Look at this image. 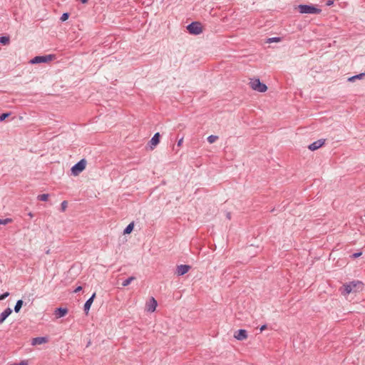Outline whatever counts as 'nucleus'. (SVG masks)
Returning a JSON list of instances; mask_svg holds the SVG:
<instances>
[{
	"mask_svg": "<svg viewBox=\"0 0 365 365\" xmlns=\"http://www.w3.org/2000/svg\"><path fill=\"white\" fill-rule=\"evenodd\" d=\"M364 284L361 281L353 280L344 283L339 289L344 297H346L350 294H357L364 289Z\"/></svg>",
	"mask_w": 365,
	"mask_h": 365,
	"instance_id": "1",
	"label": "nucleus"
},
{
	"mask_svg": "<svg viewBox=\"0 0 365 365\" xmlns=\"http://www.w3.org/2000/svg\"><path fill=\"white\" fill-rule=\"evenodd\" d=\"M298 11L301 14H320L322 10L313 5H299L297 7Z\"/></svg>",
	"mask_w": 365,
	"mask_h": 365,
	"instance_id": "2",
	"label": "nucleus"
},
{
	"mask_svg": "<svg viewBox=\"0 0 365 365\" xmlns=\"http://www.w3.org/2000/svg\"><path fill=\"white\" fill-rule=\"evenodd\" d=\"M249 84L252 90L260 93H264L267 90V86L261 83L259 78H251Z\"/></svg>",
	"mask_w": 365,
	"mask_h": 365,
	"instance_id": "3",
	"label": "nucleus"
},
{
	"mask_svg": "<svg viewBox=\"0 0 365 365\" xmlns=\"http://www.w3.org/2000/svg\"><path fill=\"white\" fill-rule=\"evenodd\" d=\"M87 161L85 159L81 160L78 163L71 168V173L74 176L78 175L86 167Z\"/></svg>",
	"mask_w": 365,
	"mask_h": 365,
	"instance_id": "4",
	"label": "nucleus"
},
{
	"mask_svg": "<svg viewBox=\"0 0 365 365\" xmlns=\"http://www.w3.org/2000/svg\"><path fill=\"white\" fill-rule=\"evenodd\" d=\"M188 31L192 34H200L202 32L201 24L199 22H193L187 26Z\"/></svg>",
	"mask_w": 365,
	"mask_h": 365,
	"instance_id": "5",
	"label": "nucleus"
},
{
	"mask_svg": "<svg viewBox=\"0 0 365 365\" xmlns=\"http://www.w3.org/2000/svg\"><path fill=\"white\" fill-rule=\"evenodd\" d=\"M54 59L53 55H47L43 56H36L31 60L30 63L32 64L46 63Z\"/></svg>",
	"mask_w": 365,
	"mask_h": 365,
	"instance_id": "6",
	"label": "nucleus"
},
{
	"mask_svg": "<svg viewBox=\"0 0 365 365\" xmlns=\"http://www.w3.org/2000/svg\"><path fill=\"white\" fill-rule=\"evenodd\" d=\"M158 306L157 301L154 297H151L145 304V309L148 312H154Z\"/></svg>",
	"mask_w": 365,
	"mask_h": 365,
	"instance_id": "7",
	"label": "nucleus"
},
{
	"mask_svg": "<svg viewBox=\"0 0 365 365\" xmlns=\"http://www.w3.org/2000/svg\"><path fill=\"white\" fill-rule=\"evenodd\" d=\"M234 337L240 341L245 340L247 339V331L245 329H240L235 333Z\"/></svg>",
	"mask_w": 365,
	"mask_h": 365,
	"instance_id": "8",
	"label": "nucleus"
},
{
	"mask_svg": "<svg viewBox=\"0 0 365 365\" xmlns=\"http://www.w3.org/2000/svg\"><path fill=\"white\" fill-rule=\"evenodd\" d=\"M190 269V267L189 265L181 264L178 266L176 273L178 276H181L186 274Z\"/></svg>",
	"mask_w": 365,
	"mask_h": 365,
	"instance_id": "9",
	"label": "nucleus"
},
{
	"mask_svg": "<svg viewBox=\"0 0 365 365\" xmlns=\"http://www.w3.org/2000/svg\"><path fill=\"white\" fill-rule=\"evenodd\" d=\"M48 342V338L44 336L36 337L31 340V345L36 346L46 344Z\"/></svg>",
	"mask_w": 365,
	"mask_h": 365,
	"instance_id": "10",
	"label": "nucleus"
},
{
	"mask_svg": "<svg viewBox=\"0 0 365 365\" xmlns=\"http://www.w3.org/2000/svg\"><path fill=\"white\" fill-rule=\"evenodd\" d=\"M160 133H156L150 140V149L153 150L160 142Z\"/></svg>",
	"mask_w": 365,
	"mask_h": 365,
	"instance_id": "11",
	"label": "nucleus"
},
{
	"mask_svg": "<svg viewBox=\"0 0 365 365\" xmlns=\"http://www.w3.org/2000/svg\"><path fill=\"white\" fill-rule=\"evenodd\" d=\"M96 294L94 292L92 296L91 297V298H89L85 303L84 304V311L86 312V314H88V312L90 310V308L93 302V300L96 297Z\"/></svg>",
	"mask_w": 365,
	"mask_h": 365,
	"instance_id": "12",
	"label": "nucleus"
},
{
	"mask_svg": "<svg viewBox=\"0 0 365 365\" xmlns=\"http://www.w3.org/2000/svg\"><path fill=\"white\" fill-rule=\"evenodd\" d=\"M325 140H319L309 145V149L311 150H316L321 148L324 144Z\"/></svg>",
	"mask_w": 365,
	"mask_h": 365,
	"instance_id": "13",
	"label": "nucleus"
},
{
	"mask_svg": "<svg viewBox=\"0 0 365 365\" xmlns=\"http://www.w3.org/2000/svg\"><path fill=\"white\" fill-rule=\"evenodd\" d=\"M12 310L11 308H6L1 314H0V324L4 322V321L11 314Z\"/></svg>",
	"mask_w": 365,
	"mask_h": 365,
	"instance_id": "14",
	"label": "nucleus"
},
{
	"mask_svg": "<svg viewBox=\"0 0 365 365\" xmlns=\"http://www.w3.org/2000/svg\"><path fill=\"white\" fill-rule=\"evenodd\" d=\"M68 313V310L63 308H58L55 310L54 314L56 318H61L64 317Z\"/></svg>",
	"mask_w": 365,
	"mask_h": 365,
	"instance_id": "15",
	"label": "nucleus"
},
{
	"mask_svg": "<svg viewBox=\"0 0 365 365\" xmlns=\"http://www.w3.org/2000/svg\"><path fill=\"white\" fill-rule=\"evenodd\" d=\"M22 305H23V301L21 299L18 300L14 307L15 312L19 313L20 312L21 308L22 307Z\"/></svg>",
	"mask_w": 365,
	"mask_h": 365,
	"instance_id": "16",
	"label": "nucleus"
},
{
	"mask_svg": "<svg viewBox=\"0 0 365 365\" xmlns=\"http://www.w3.org/2000/svg\"><path fill=\"white\" fill-rule=\"evenodd\" d=\"M133 227H134V224H133V222L130 223V224L126 227V228L124 230V234H130V233L133 231Z\"/></svg>",
	"mask_w": 365,
	"mask_h": 365,
	"instance_id": "17",
	"label": "nucleus"
},
{
	"mask_svg": "<svg viewBox=\"0 0 365 365\" xmlns=\"http://www.w3.org/2000/svg\"><path fill=\"white\" fill-rule=\"evenodd\" d=\"M134 279H135V278L134 277H130L129 278H128L127 279H125L123 283H122V285L123 287H126L128 285L130 284V283L133 281Z\"/></svg>",
	"mask_w": 365,
	"mask_h": 365,
	"instance_id": "18",
	"label": "nucleus"
},
{
	"mask_svg": "<svg viewBox=\"0 0 365 365\" xmlns=\"http://www.w3.org/2000/svg\"><path fill=\"white\" fill-rule=\"evenodd\" d=\"M217 139H218V136L211 135L208 136V138H207V141H208L210 144H212V143H215Z\"/></svg>",
	"mask_w": 365,
	"mask_h": 365,
	"instance_id": "19",
	"label": "nucleus"
},
{
	"mask_svg": "<svg viewBox=\"0 0 365 365\" xmlns=\"http://www.w3.org/2000/svg\"><path fill=\"white\" fill-rule=\"evenodd\" d=\"M13 222V220L11 218H6L4 220L0 219V225H7L9 223H11Z\"/></svg>",
	"mask_w": 365,
	"mask_h": 365,
	"instance_id": "20",
	"label": "nucleus"
},
{
	"mask_svg": "<svg viewBox=\"0 0 365 365\" xmlns=\"http://www.w3.org/2000/svg\"><path fill=\"white\" fill-rule=\"evenodd\" d=\"M38 199L41 201H47L48 199V194H42L38 196Z\"/></svg>",
	"mask_w": 365,
	"mask_h": 365,
	"instance_id": "21",
	"label": "nucleus"
},
{
	"mask_svg": "<svg viewBox=\"0 0 365 365\" xmlns=\"http://www.w3.org/2000/svg\"><path fill=\"white\" fill-rule=\"evenodd\" d=\"M0 42L3 44H7L9 42V38L6 36L0 37Z\"/></svg>",
	"mask_w": 365,
	"mask_h": 365,
	"instance_id": "22",
	"label": "nucleus"
},
{
	"mask_svg": "<svg viewBox=\"0 0 365 365\" xmlns=\"http://www.w3.org/2000/svg\"><path fill=\"white\" fill-rule=\"evenodd\" d=\"M61 206V210L62 211H65L66 210V208H67V206H68L67 201L62 202Z\"/></svg>",
	"mask_w": 365,
	"mask_h": 365,
	"instance_id": "23",
	"label": "nucleus"
},
{
	"mask_svg": "<svg viewBox=\"0 0 365 365\" xmlns=\"http://www.w3.org/2000/svg\"><path fill=\"white\" fill-rule=\"evenodd\" d=\"M68 16H68V14H67V13H64V14H63V15L61 16V20L62 21H66V20L68 19Z\"/></svg>",
	"mask_w": 365,
	"mask_h": 365,
	"instance_id": "24",
	"label": "nucleus"
},
{
	"mask_svg": "<svg viewBox=\"0 0 365 365\" xmlns=\"http://www.w3.org/2000/svg\"><path fill=\"white\" fill-rule=\"evenodd\" d=\"M279 41H280V38H277V37L270 38L268 40V42H269V43H271V42H279Z\"/></svg>",
	"mask_w": 365,
	"mask_h": 365,
	"instance_id": "25",
	"label": "nucleus"
},
{
	"mask_svg": "<svg viewBox=\"0 0 365 365\" xmlns=\"http://www.w3.org/2000/svg\"><path fill=\"white\" fill-rule=\"evenodd\" d=\"M9 115V113H3L2 115H0V121L5 120Z\"/></svg>",
	"mask_w": 365,
	"mask_h": 365,
	"instance_id": "26",
	"label": "nucleus"
},
{
	"mask_svg": "<svg viewBox=\"0 0 365 365\" xmlns=\"http://www.w3.org/2000/svg\"><path fill=\"white\" fill-rule=\"evenodd\" d=\"M357 79H359V78H357L356 75V76H351V77L349 78L348 81H350V82H354V81H355Z\"/></svg>",
	"mask_w": 365,
	"mask_h": 365,
	"instance_id": "27",
	"label": "nucleus"
},
{
	"mask_svg": "<svg viewBox=\"0 0 365 365\" xmlns=\"http://www.w3.org/2000/svg\"><path fill=\"white\" fill-rule=\"evenodd\" d=\"M9 295V292H5L4 294H1L0 296V300L4 299L6 297H7Z\"/></svg>",
	"mask_w": 365,
	"mask_h": 365,
	"instance_id": "28",
	"label": "nucleus"
},
{
	"mask_svg": "<svg viewBox=\"0 0 365 365\" xmlns=\"http://www.w3.org/2000/svg\"><path fill=\"white\" fill-rule=\"evenodd\" d=\"M361 255H362V252H356V253L353 254L351 257H352L353 258H356V257H360Z\"/></svg>",
	"mask_w": 365,
	"mask_h": 365,
	"instance_id": "29",
	"label": "nucleus"
},
{
	"mask_svg": "<svg viewBox=\"0 0 365 365\" xmlns=\"http://www.w3.org/2000/svg\"><path fill=\"white\" fill-rule=\"evenodd\" d=\"M182 143H183V138H180V139L178 140V144H177V145H178V147H181V146H182Z\"/></svg>",
	"mask_w": 365,
	"mask_h": 365,
	"instance_id": "30",
	"label": "nucleus"
},
{
	"mask_svg": "<svg viewBox=\"0 0 365 365\" xmlns=\"http://www.w3.org/2000/svg\"><path fill=\"white\" fill-rule=\"evenodd\" d=\"M364 76H365V73H364L356 75V77L359 78V79H362Z\"/></svg>",
	"mask_w": 365,
	"mask_h": 365,
	"instance_id": "31",
	"label": "nucleus"
},
{
	"mask_svg": "<svg viewBox=\"0 0 365 365\" xmlns=\"http://www.w3.org/2000/svg\"><path fill=\"white\" fill-rule=\"evenodd\" d=\"M81 290H82V287L78 286V287L76 288V289L74 290V292L76 293V292H80Z\"/></svg>",
	"mask_w": 365,
	"mask_h": 365,
	"instance_id": "32",
	"label": "nucleus"
},
{
	"mask_svg": "<svg viewBox=\"0 0 365 365\" xmlns=\"http://www.w3.org/2000/svg\"><path fill=\"white\" fill-rule=\"evenodd\" d=\"M266 329H267V326L266 325H262L260 327V331H262L265 330Z\"/></svg>",
	"mask_w": 365,
	"mask_h": 365,
	"instance_id": "33",
	"label": "nucleus"
},
{
	"mask_svg": "<svg viewBox=\"0 0 365 365\" xmlns=\"http://www.w3.org/2000/svg\"><path fill=\"white\" fill-rule=\"evenodd\" d=\"M88 0H81L83 4H86Z\"/></svg>",
	"mask_w": 365,
	"mask_h": 365,
	"instance_id": "34",
	"label": "nucleus"
},
{
	"mask_svg": "<svg viewBox=\"0 0 365 365\" xmlns=\"http://www.w3.org/2000/svg\"><path fill=\"white\" fill-rule=\"evenodd\" d=\"M331 4H332V1H328V2H327V5H328V6H330V5H331Z\"/></svg>",
	"mask_w": 365,
	"mask_h": 365,
	"instance_id": "35",
	"label": "nucleus"
},
{
	"mask_svg": "<svg viewBox=\"0 0 365 365\" xmlns=\"http://www.w3.org/2000/svg\"><path fill=\"white\" fill-rule=\"evenodd\" d=\"M29 217H33V216H34V215H33V214H32L31 212H30V213L29 214Z\"/></svg>",
	"mask_w": 365,
	"mask_h": 365,
	"instance_id": "36",
	"label": "nucleus"
}]
</instances>
